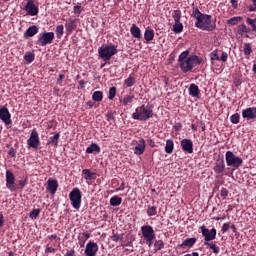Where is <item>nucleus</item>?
Here are the masks:
<instances>
[{
    "label": "nucleus",
    "instance_id": "864d4df0",
    "mask_svg": "<svg viewBox=\"0 0 256 256\" xmlns=\"http://www.w3.org/2000/svg\"><path fill=\"white\" fill-rule=\"evenodd\" d=\"M230 228V222H225L221 227V232L226 233Z\"/></svg>",
    "mask_w": 256,
    "mask_h": 256
},
{
    "label": "nucleus",
    "instance_id": "f704fd0d",
    "mask_svg": "<svg viewBox=\"0 0 256 256\" xmlns=\"http://www.w3.org/2000/svg\"><path fill=\"white\" fill-rule=\"evenodd\" d=\"M183 29H184L183 23L178 22V23H174V24H173L172 31H173L175 34H180V33H182V32H183Z\"/></svg>",
    "mask_w": 256,
    "mask_h": 256
},
{
    "label": "nucleus",
    "instance_id": "9d476101",
    "mask_svg": "<svg viewBox=\"0 0 256 256\" xmlns=\"http://www.w3.org/2000/svg\"><path fill=\"white\" fill-rule=\"evenodd\" d=\"M181 150L187 154H192L194 152V144L193 141L189 138H183L180 140Z\"/></svg>",
    "mask_w": 256,
    "mask_h": 256
},
{
    "label": "nucleus",
    "instance_id": "1a4fd4ad",
    "mask_svg": "<svg viewBox=\"0 0 256 256\" xmlns=\"http://www.w3.org/2000/svg\"><path fill=\"white\" fill-rule=\"evenodd\" d=\"M202 236L204 237V243H209L216 239L217 230L212 228L211 230L207 229L205 226L200 227Z\"/></svg>",
    "mask_w": 256,
    "mask_h": 256
},
{
    "label": "nucleus",
    "instance_id": "c85d7f7f",
    "mask_svg": "<svg viewBox=\"0 0 256 256\" xmlns=\"http://www.w3.org/2000/svg\"><path fill=\"white\" fill-rule=\"evenodd\" d=\"M82 173H83L84 179H85L86 181H92V180H95V179H96V174H95V172H91L90 170L85 169V170H82Z\"/></svg>",
    "mask_w": 256,
    "mask_h": 256
},
{
    "label": "nucleus",
    "instance_id": "7ed1b4c3",
    "mask_svg": "<svg viewBox=\"0 0 256 256\" xmlns=\"http://www.w3.org/2000/svg\"><path fill=\"white\" fill-rule=\"evenodd\" d=\"M153 108L151 105H145L142 104L138 107H136V111L132 113V119L138 120V121H148L149 119L153 118Z\"/></svg>",
    "mask_w": 256,
    "mask_h": 256
},
{
    "label": "nucleus",
    "instance_id": "e2e57ef3",
    "mask_svg": "<svg viewBox=\"0 0 256 256\" xmlns=\"http://www.w3.org/2000/svg\"><path fill=\"white\" fill-rule=\"evenodd\" d=\"M65 79V75L64 74H60V76H59V78H58V80H57V82H58V84L59 85H62V81Z\"/></svg>",
    "mask_w": 256,
    "mask_h": 256
},
{
    "label": "nucleus",
    "instance_id": "603ef678",
    "mask_svg": "<svg viewBox=\"0 0 256 256\" xmlns=\"http://www.w3.org/2000/svg\"><path fill=\"white\" fill-rule=\"evenodd\" d=\"M219 61L227 62L228 61V53L225 51L221 52V56L219 57Z\"/></svg>",
    "mask_w": 256,
    "mask_h": 256
},
{
    "label": "nucleus",
    "instance_id": "13d9d810",
    "mask_svg": "<svg viewBox=\"0 0 256 256\" xmlns=\"http://www.w3.org/2000/svg\"><path fill=\"white\" fill-rule=\"evenodd\" d=\"M155 240L156 238L146 239V244L148 245V247H151Z\"/></svg>",
    "mask_w": 256,
    "mask_h": 256
},
{
    "label": "nucleus",
    "instance_id": "f257e3e1",
    "mask_svg": "<svg viewBox=\"0 0 256 256\" xmlns=\"http://www.w3.org/2000/svg\"><path fill=\"white\" fill-rule=\"evenodd\" d=\"M191 17L194 18L195 27L202 31L213 32L216 30V20H212V16L202 13L198 7L192 8Z\"/></svg>",
    "mask_w": 256,
    "mask_h": 256
},
{
    "label": "nucleus",
    "instance_id": "69168bd1",
    "mask_svg": "<svg viewBox=\"0 0 256 256\" xmlns=\"http://www.w3.org/2000/svg\"><path fill=\"white\" fill-rule=\"evenodd\" d=\"M19 186L21 189H23L26 186V180H20L19 181Z\"/></svg>",
    "mask_w": 256,
    "mask_h": 256
},
{
    "label": "nucleus",
    "instance_id": "e433bc0d",
    "mask_svg": "<svg viewBox=\"0 0 256 256\" xmlns=\"http://www.w3.org/2000/svg\"><path fill=\"white\" fill-rule=\"evenodd\" d=\"M136 79L133 76H128V78H126L124 80V85L127 86L128 88H131L135 85Z\"/></svg>",
    "mask_w": 256,
    "mask_h": 256
},
{
    "label": "nucleus",
    "instance_id": "c9c22d12",
    "mask_svg": "<svg viewBox=\"0 0 256 256\" xmlns=\"http://www.w3.org/2000/svg\"><path fill=\"white\" fill-rule=\"evenodd\" d=\"M253 53L252 45L251 43H245L243 46V54L245 56H250Z\"/></svg>",
    "mask_w": 256,
    "mask_h": 256
},
{
    "label": "nucleus",
    "instance_id": "c756f323",
    "mask_svg": "<svg viewBox=\"0 0 256 256\" xmlns=\"http://www.w3.org/2000/svg\"><path fill=\"white\" fill-rule=\"evenodd\" d=\"M242 20H243V17H241V16H234V17H231L230 19H227L226 23L228 25H231V26H236L240 22H242Z\"/></svg>",
    "mask_w": 256,
    "mask_h": 256
},
{
    "label": "nucleus",
    "instance_id": "a878e982",
    "mask_svg": "<svg viewBox=\"0 0 256 256\" xmlns=\"http://www.w3.org/2000/svg\"><path fill=\"white\" fill-rule=\"evenodd\" d=\"M237 33H238V35L243 36L244 34H250L251 29L248 28L246 24L242 23V24L238 25Z\"/></svg>",
    "mask_w": 256,
    "mask_h": 256
},
{
    "label": "nucleus",
    "instance_id": "72a5a7b5",
    "mask_svg": "<svg viewBox=\"0 0 256 256\" xmlns=\"http://www.w3.org/2000/svg\"><path fill=\"white\" fill-rule=\"evenodd\" d=\"M59 139H60V133H56L54 136L50 137V140L48 141V145H51L57 148Z\"/></svg>",
    "mask_w": 256,
    "mask_h": 256
},
{
    "label": "nucleus",
    "instance_id": "aec40b11",
    "mask_svg": "<svg viewBox=\"0 0 256 256\" xmlns=\"http://www.w3.org/2000/svg\"><path fill=\"white\" fill-rule=\"evenodd\" d=\"M188 94L191 97L198 98L200 95V89L195 83H191L188 88Z\"/></svg>",
    "mask_w": 256,
    "mask_h": 256
},
{
    "label": "nucleus",
    "instance_id": "4d7b16f0",
    "mask_svg": "<svg viewBox=\"0 0 256 256\" xmlns=\"http://www.w3.org/2000/svg\"><path fill=\"white\" fill-rule=\"evenodd\" d=\"M250 12H256V0H252V5L249 6Z\"/></svg>",
    "mask_w": 256,
    "mask_h": 256
},
{
    "label": "nucleus",
    "instance_id": "39448f33",
    "mask_svg": "<svg viewBox=\"0 0 256 256\" xmlns=\"http://www.w3.org/2000/svg\"><path fill=\"white\" fill-rule=\"evenodd\" d=\"M225 162L228 167H233L234 169H238L243 165V158L235 155V153L231 150L225 152Z\"/></svg>",
    "mask_w": 256,
    "mask_h": 256
},
{
    "label": "nucleus",
    "instance_id": "7c9ffc66",
    "mask_svg": "<svg viewBox=\"0 0 256 256\" xmlns=\"http://www.w3.org/2000/svg\"><path fill=\"white\" fill-rule=\"evenodd\" d=\"M166 154H172L174 151V141L172 139L166 140V147H164Z\"/></svg>",
    "mask_w": 256,
    "mask_h": 256
},
{
    "label": "nucleus",
    "instance_id": "dca6fc26",
    "mask_svg": "<svg viewBox=\"0 0 256 256\" xmlns=\"http://www.w3.org/2000/svg\"><path fill=\"white\" fill-rule=\"evenodd\" d=\"M0 120L3 121L7 126L12 124L11 114L6 106L0 107Z\"/></svg>",
    "mask_w": 256,
    "mask_h": 256
},
{
    "label": "nucleus",
    "instance_id": "423d86ee",
    "mask_svg": "<svg viewBox=\"0 0 256 256\" xmlns=\"http://www.w3.org/2000/svg\"><path fill=\"white\" fill-rule=\"evenodd\" d=\"M69 198L71 200V204L74 209L79 210L82 203V192L79 190V188H74L69 195Z\"/></svg>",
    "mask_w": 256,
    "mask_h": 256
},
{
    "label": "nucleus",
    "instance_id": "393cba45",
    "mask_svg": "<svg viewBox=\"0 0 256 256\" xmlns=\"http://www.w3.org/2000/svg\"><path fill=\"white\" fill-rule=\"evenodd\" d=\"M100 152H101V148H100V146H99L97 143H95V142L91 143V144L87 147V149H86V153H87V154L100 153Z\"/></svg>",
    "mask_w": 256,
    "mask_h": 256
},
{
    "label": "nucleus",
    "instance_id": "09e8293b",
    "mask_svg": "<svg viewBox=\"0 0 256 256\" xmlns=\"http://www.w3.org/2000/svg\"><path fill=\"white\" fill-rule=\"evenodd\" d=\"M165 247V244L162 240H158L156 241V243H154V249H156V251H160Z\"/></svg>",
    "mask_w": 256,
    "mask_h": 256
},
{
    "label": "nucleus",
    "instance_id": "f3484780",
    "mask_svg": "<svg viewBox=\"0 0 256 256\" xmlns=\"http://www.w3.org/2000/svg\"><path fill=\"white\" fill-rule=\"evenodd\" d=\"M77 19L76 18H70L65 23L66 32L68 35H71L76 29H77Z\"/></svg>",
    "mask_w": 256,
    "mask_h": 256
},
{
    "label": "nucleus",
    "instance_id": "f8f14e48",
    "mask_svg": "<svg viewBox=\"0 0 256 256\" xmlns=\"http://www.w3.org/2000/svg\"><path fill=\"white\" fill-rule=\"evenodd\" d=\"M6 187L11 191L14 192L17 190V186L15 184V176L11 170L6 171Z\"/></svg>",
    "mask_w": 256,
    "mask_h": 256
},
{
    "label": "nucleus",
    "instance_id": "6e6552de",
    "mask_svg": "<svg viewBox=\"0 0 256 256\" xmlns=\"http://www.w3.org/2000/svg\"><path fill=\"white\" fill-rule=\"evenodd\" d=\"M28 148H32L34 150H38L41 145L39 133L36 129H33L29 139L27 140Z\"/></svg>",
    "mask_w": 256,
    "mask_h": 256
},
{
    "label": "nucleus",
    "instance_id": "4468645a",
    "mask_svg": "<svg viewBox=\"0 0 256 256\" xmlns=\"http://www.w3.org/2000/svg\"><path fill=\"white\" fill-rule=\"evenodd\" d=\"M242 118L246 120H255L256 119V106L247 107L242 109L241 112Z\"/></svg>",
    "mask_w": 256,
    "mask_h": 256
},
{
    "label": "nucleus",
    "instance_id": "a19ab883",
    "mask_svg": "<svg viewBox=\"0 0 256 256\" xmlns=\"http://www.w3.org/2000/svg\"><path fill=\"white\" fill-rule=\"evenodd\" d=\"M146 214L148 215V217H153V216L157 215L156 206H148V208L146 210Z\"/></svg>",
    "mask_w": 256,
    "mask_h": 256
},
{
    "label": "nucleus",
    "instance_id": "0e129e2a",
    "mask_svg": "<svg viewBox=\"0 0 256 256\" xmlns=\"http://www.w3.org/2000/svg\"><path fill=\"white\" fill-rule=\"evenodd\" d=\"M174 129H175V131H181V129H182V124H181V123H176V124L174 125Z\"/></svg>",
    "mask_w": 256,
    "mask_h": 256
},
{
    "label": "nucleus",
    "instance_id": "8fccbe9b",
    "mask_svg": "<svg viewBox=\"0 0 256 256\" xmlns=\"http://www.w3.org/2000/svg\"><path fill=\"white\" fill-rule=\"evenodd\" d=\"M111 239L116 243L119 241H123V234H114L112 235Z\"/></svg>",
    "mask_w": 256,
    "mask_h": 256
},
{
    "label": "nucleus",
    "instance_id": "052dcab7",
    "mask_svg": "<svg viewBox=\"0 0 256 256\" xmlns=\"http://www.w3.org/2000/svg\"><path fill=\"white\" fill-rule=\"evenodd\" d=\"M125 190V182H122V184H120V186H118V188H116V191H124Z\"/></svg>",
    "mask_w": 256,
    "mask_h": 256
},
{
    "label": "nucleus",
    "instance_id": "5701e85b",
    "mask_svg": "<svg viewBox=\"0 0 256 256\" xmlns=\"http://www.w3.org/2000/svg\"><path fill=\"white\" fill-rule=\"evenodd\" d=\"M130 34L135 39L141 40L142 38L141 29L136 24H132V27H130Z\"/></svg>",
    "mask_w": 256,
    "mask_h": 256
},
{
    "label": "nucleus",
    "instance_id": "412c9836",
    "mask_svg": "<svg viewBox=\"0 0 256 256\" xmlns=\"http://www.w3.org/2000/svg\"><path fill=\"white\" fill-rule=\"evenodd\" d=\"M39 31V28L36 25L30 26L25 32H24V39L32 38L34 37Z\"/></svg>",
    "mask_w": 256,
    "mask_h": 256
},
{
    "label": "nucleus",
    "instance_id": "f03ea898",
    "mask_svg": "<svg viewBox=\"0 0 256 256\" xmlns=\"http://www.w3.org/2000/svg\"><path fill=\"white\" fill-rule=\"evenodd\" d=\"M189 50L181 52L178 56V64L182 73L191 72L196 66L201 65L203 58L198 55H190Z\"/></svg>",
    "mask_w": 256,
    "mask_h": 256
},
{
    "label": "nucleus",
    "instance_id": "6e6d98bb",
    "mask_svg": "<svg viewBox=\"0 0 256 256\" xmlns=\"http://www.w3.org/2000/svg\"><path fill=\"white\" fill-rule=\"evenodd\" d=\"M74 12H75V14L80 15L82 12V7L80 5H75Z\"/></svg>",
    "mask_w": 256,
    "mask_h": 256
},
{
    "label": "nucleus",
    "instance_id": "49530a36",
    "mask_svg": "<svg viewBox=\"0 0 256 256\" xmlns=\"http://www.w3.org/2000/svg\"><path fill=\"white\" fill-rule=\"evenodd\" d=\"M40 213H41V210L39 208H36L30 212L29 216L31 219H37Z\"/></svg>",
    "mask_w": 256,
    "mask_h": 256
},
{
    "label": "nucleus",
    "instance_id": "0eeeda50",
    "mask_svg": "<svg viewBox=\"0 0 256 256\" xmlns=\"http://www.w3.org/2000/svg\"><path fill=\"white\" fill-rule=\"evenodd\" d=\"M54 39H55L54 32H42L39 34L38 45H40L41 47L51 45Z\"/></svg>",
    "mask_w": 256,
    "mask_h": 256
},
{
    "label": "nucleus",
    "instance_id": "c03bdc74",
    "mask_svg": "<svg viewBox=\"0 0 256 256\" xmlns=\"http://www.w3.org/2000/svg\"><path fill=\"white\" fill-rule=\"evenodd\" d=\"M64 35V26L63 24H60L56 27V36L58 39H61Z\"/></svg>",
    "mask_w": 256,
    "mask_h": 256
},
{
    "label": "nucleus",
    "instance_id": "3c124183",
    "mask_svg": "<svg viewBox=\"0 0 256 256\" xmlns=\"http://www.w3.org/2000/svg\"><path fill=\"white\" fill-rule=\"evenodd\" d=\"M228 195H229V190H227V188H221L220 197H222L223 199H226Z\"/></svg>",
    "mask_w": 256,
    "mask_h": 256
},
{
    "label": "nucleus",
    "instance_id": "338daca9",
    "mask_svg": "<svg viewBox=\"0 0 256 256\" xmlns=\"http://www.w3.org/2000/svg\"><path fill=\"white\" fill-rule=\"evenodd\" d=\"M65 256H75V250L72 249V250L68 251Z\"/></svg>",
    "mask_w": 256,
    "mask_h": 256
},
{
    "label": "nucleus",
    "instance_id": "680f3d73",
    "mask_svg": "<svg viewBox=\"0 0 256 256\" xmlns=\"http://www.w3.org/2000/svg\"><path fill=\"white\" fill-rule=\"evenodd\" d=\"M56 250L52 247H47L46 250H45V253L48 254V253H55Z\"/></svg>",
    "mask_w": 256,
    "mask_h": 256
},
{
    "label": "nucleus",
    "instance_id": "774afa93",
    "mask_svg": "<svg viewBox=\"0 0 256 256\" xmlns=\"http://www.w3.org/2000/svg\"><path fill=\"white\" fill-rule=\"evenodd\" d=\"M184 256H199V253L194 252V253H192V254H186V255H184Z\"/></svg>",
    "mask_w": 256,
    "mask_h": 256
},
{
    "label": "nucleus",
    "instance_id": "a211bd4d",
    "mask_svg": "<svg viewBox=\"0 0 256 256\" xmlns=\"http://www.w3.org/2000/svg\"><path fill=\"white\" fill-rule=\"evenodd\" d=\"M99 250V247L94 242H89L85 249L86 256H96L97 252Z\"/></svg>",
    "mask_w": 256,
    "mask_h": 256
},
{
    "label": "nucleus",
    "instance_id": "473e14b6",
    "mask_svg": "<svg viewBox=\"0 0 256 256\" xmlns=\"http://www.w3.org/2000/svg\"><path fill=\"white\" fill-rule=\"evenodd\" d=\"M203 245L209 248L214 254L220 253V247H218L215 243L204 242Z\"/></svg>",
    "mask_w": 256,
    "mask_h": 256
},
{
    "label": "nucleus",
    "instance_id": "4c0bfd02",
    "mask_svg": "<svg viewBox=\"0 0 256 256\" xmlns=\"http://www.w3.org/2000/svg\"><path fill=\"white\" fill-rule=\"evenodd\" d=\"M181 11L180 10H174L172 13V18L174 20V23H181Z\"/></svg>",
    "mask_w": 256,
    "mask_h": 256
},
{
    "label": "nucleus",
    "instance_id": "37998d69",
    "mask_svg": "<svg viewBox=\"0 0 256 256\" xmlns=\"http://www.w3.org/2000/svg\"><path fill=\"white\" fill-rule=\"evenodd\" d=\"M219 50L215 49L212 52H210V60L211 61H220V56H219Z\"/></svg>",
    "mask_w": 256,
    "mask_h": 256
},
{
    "label": "nucleus",
    "instance_id": "9b49d317",
    "mask_svg": "<svg viewBox=\"0 0 256 256\" xmlns=\"http://www.w3.org/2000/svg\"><path fill=\"white\" fill-rule=\"evenodd\" d=\"M134 154L140 156L143 155L146 150V141L144 138H139L134 141Z\"/></svg>",
    "mask_w": 256,
    "mask_h": 256
},
{
    "label": "nucleus",
    "instance_id": "bb28decb",
    "mask_svg": "<svg viewBox=\"0 0 256 256\" xmlns=\"http://www.w3.org/2000/svg\"><path fill=\"white\" fill-rule=\"evenodd\" d=\"M135 99V96L133 94L130 95H124L122 99H120V103L124 106H128L129 104H132Z\"/></svg>",
    "mask_w": 256,
    "mask_h": 256
},
{
    "label": "nucleus",
    "instance_id": "4be33fe9",
    "mask_svg": "<svg viewBox=\"0 0 256 256\" xmlns=\"http://www.w3.org/2000/svg\"><path fill=\"white\" fill-rule=\"evenodd\" d=\"M57 189H58V182H57V180H53V178H49L47 190H49L50 193L52 195H54L56 193Z\"/></svg>",
    "mask_w": 256,
    "mask_h": 256
},
{
    "label": "nucleus",
    "instance_id": "2eb2a0df",
    "mask_svg": "<svg viewBox=\"0 0 256 256\" xmlns=\"http://www.w3.org/2000/svg\"><path fill=\"white\" fill-rule=\"evenodd\" d=\"M24 10L31 17H35L39 14V8L37 5L34 4V0H28Z\"/></svg>",
    "mask_w": 256,
    "mask_h": 256
},
{
    "label": "nucleus",
    "instance_id": "5fc2aeb1",
    "mask_svg": "<svg viewBox=\"0 0 256 256\" xmlns=\"http://www.w3.org/2000/svg\"><path fill=\"white\" fill-rule=\"evenodd\" d=\"M16 150L14 147H10L9 151H8V155L11 156L12 158L16 157Z\"/></svg>",
    "mask_w": 256,
    "mask_h": 256
},
{
    "label": "nucleus",
    "instance_id": "b1692460",
    "mask_svg": "<svg viewBox=\"0 0 256 256\" xmlns=\"http://www.w3.org/2000/svg\"><path fill=\"white\" fill-rule=\"evenodd\" d=\"M197 242L196 238H187L185 239L182 244L178 245L179 248L188 247L192 248Z\"/></svg>",
    "mask_w": 256,
    "mask_h": 256
},
{
    "label": "nucleus",
    "instance_id": "20e7f679",
    "mask_svg": "<svg viewBox=\"0 0 256 256\" xmlns=\"http://www.w3.org/2000/svg\"><path fill=\"white\" fill-rule=\"evenodd\" d=\"M99 58L103 61H110L118 53L117 46L114 44H102L98 49Z\"/></svg>",
    "mask_w": 256,
    "mask_h": 256
},
{
    "label": "nucleus",
    "instance_id": "2f4dec72",
    "mask_svg": "<svg viewBox=\"0 0 256 256\" xmlns=\"http://www.w3.org/2000/svg\"><path fill=\"white\" fill-rule=\"evenodd\" d=\"M122 202L123 198H120V196H112V198H110V206L112 207H118Z\"/></svg>",
    "mask_w": 256,
    "mask_h": 256
},
{
    "label": "nucleus",
    "instance_id": "bf43d9fd",
    "mask_svg": "<svg viewBox=\"0 0 256 256\" xmlns=\"http://www.w3.org/2000/svg\"><path fill=\"white\" fill-rule=\"evenodd\" d=\"M230 4L234 9L238 8V1L237 0H230Z\"/></svg>",
    "mask_w": 256,
    "mask_h": 256
},
{
    "label": "nucleus",
    "instance_id": "79ce46f5",
    "mask_svg": "<svg viewBox=\"0 0 256 256\" xmlns=\"http://www.w3.org/2000/svg\"><path fill=\"white\" fill-rule=\"evenodd\" d=\"M24 60L28 63H32L35 60V54L33 52H26Z\"/></svg>",
    "mask_w": 256,
    "mask_h": 256
},
{
    "label": "nucleus",
    "instance_id": "ea45409f",
    "mask_svg": "<svg viewBox=\"0 0 256 256\" xmlns=\"http://www.w3.org/2000/svg\"><path fill=\"white\" fill-rule=\"evenodd\" d=\"M95 102H101L103 100V92L102 91H95L92 96Z\"/></svg>",
    "mask_w": 256,
    "mask_h": 256
},
{
    "label": "nucleus",
    "instance_id": "6ab92c4d",
    "mask_svg": "<svg viewBox=\"0 0 256 256\" xmlns=\"http://www.w3.org/2000/svg\"><path fill=\"white\" fill-rule=\"evenodd\" d=\"M213 171L215 174H218V175L222 174L225 171V162L223 158H217L214 164Z\"/></svg>",
    "mask_w": 256,
    "mask_h": 256
},
{
    "label": "nucleus",
    "instance_id": "ddd939ff",
    "mask_svg": "<svg viewBox=\"0 0 256 256\" xmlns=\"http://www.w3.org/2000/svg\"><path fill=\"white\" fill-rule=\"evenodd\" d=\"M140 231H142V237H144V240L156 239V234L152 226H142L140 227Z\"/></svg>",
    "mask_w": 256,
    "mask_h": 256
},
{
    "label": "nucleus",
    "instance_id": "de8ad7c7",
    "mask_svg": "<svg viewBox=\"0 0 256 256\" xmlns=\"http://www.w3.org/2000/svg\"><path fill=\"white\" fill-rule=\"evenodd\" d=\"M246 23L252 28V31L256 33V23H255L254 19L248 17L246 19Z\"/></svg>",
    "mask_w": 256,
    "mask_h": 256
},
{
    "label": "nucleus",
    "instance_id": "a18cd8bd",
    "mask_svg": "<svg viewBox=\"0 0 256 256\" xmlns=\"http://www.w3.org/2000/svg\"><path fill=\"white\" fill-rule=\"evenodd\" d=\"M117 88L115 86L110 87V90L108 91V99L113 100L116 96Z\"/></svg>",
    "mask_w": 256,
    "mask_h": 256
},
{
    "label": "nucleus",
    "instance_id": "cd10ccee",
    "mask_svg": "<svg viewBox=\"0 0 256 256\" xmlns=\"http://www.w3.org/2000/svg\"><path fill=\"white\" fill-rule=\"evenodd\" d=\"M155 37V31L153 29H146V31H144V40H146V42H151L153 41Z\"/></svg>",
    "mask_w": 256,
    "mask_h": 256
},
{
    "label": "nucleus",
    "instance_id": "58836bf2",
    "mask_svg": "<svg viewBox=\"0 0 256 256\" xmlns=\"http://www.w3.org/2000/svg\"><path fill=\"white\" fill-rule=\"evenodd\" d=\"M240 118H241L240 114H239L238 112H236V113H234V114H232V115L230 116V122H231L232 124L237 125V124L240 123Z\"/></svg>",
    "mask_w": 256,
    "mask_h": 256
}]
</instances>
